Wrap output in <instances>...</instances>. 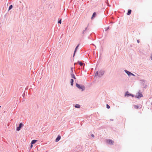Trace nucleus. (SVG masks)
Listing matches in <instances>:
<instances>
[{
  "label": "nucleus",
  "mask_w": 152,
  "mask_h": 152,
  "mask_svg": "<svg viewBox=\"0 0 152 152\" xmlns=\"http://www.w3.org/2000/svg\"><path fill=\"white\" fill-rule=\"evenodd\" d=\"M76 87L79 90H80L82 91H83L85 90V87L83 85H80L78 83H76Z\"/></svg>",
  "instance_id": "obj_1"
},
{
  "label": "nucleus",
  "mask_w": 152,
  "mask_h": 152,
  "mask_svg": "<svg viewBox=\"0 0 152 152\" xmlns=\"http://www.w3.org/2000/svg\"><path fill=\"white\" fill-rule=\"evenodd\" d=\"M23 124L22 123H20L19 124V126L17 127L16 128L17 131H19L20 129L23 127Z\"/></svg>",
  "instance_id": "obj_2"
},
{
  "label": "nucleus",
  "mask_w": 152,
  "mask_h": 152,
  "mask_svg": "<svg viewBox=\"0 0 152 152\" xmlns=\"http://www.w3.org/2000/svg\"><path fill=\"white\" fill-rule=\"evenodd\" d=\"M104 74V71L103 70H100L99 72L98 77H101Z\"/></svg>",
  "instance_id": "obj_3"
},
{
  "label": "nucleus",
  "mask_w": 152,
  "mask_h": 152,
  "mask_svg": "<svg viewBox=\"0 0 152 152\" xmlns=\"http://www.w3.org/2000/svg\"><path fill=\"white\" fill-rule=\"evenodd\" d=\"M143 96V95L141 93H138L135 96V97L136 98L140 99Z\"/></svg>",
  "instance_id": "obj_4"
},
{
  "label": "nucleus",
  "mask_w": 152,
  "mask_h": 152,
  "mask_svg": "<svg viewBox=\"0 0 152 152\" xmlns=\"http://www.w3.org/2000/svg\"><path fill=\"white\" fill-rule=\"evenodd\" d=\"M125 96L129 97V96H131L132 97H134V95L133 94H130L129 93L128 91H127L125 94Z\"/></svg>",
  "instance_id": "obj_5"
},
{
  "label": "nucleus",
  "mask_w": 152,
  "mask_h": 152,
  "mask_svg": "<svg viewBox=\"0 0 152 152\" xmlns=\"http://www.w3.org/2000/svg\"><path fill=\"white\" fill-rule=\"evenodd\" d=\"M107 143L110 145H113L114 143V141L111 140H107Z\"/></svg>",
  "instance_id": "obj_6"
},
{
  "label": "nucleus",
  "mask_w": 152,
  "mask_h": 152,
  "mask_svg": "<svg viewBox=\"0 0 152 152\" xmlns=\"http://www.w3.org/2000/svg\"><path fill=\"white\" fill-rule=\"evenodd\" d=\"M124 72L126 73L129 76V77L131 76V74L132 72L128 71V70L126 69L124 70Z\"/></svg>",
  "instance_id": "obj_7"
},
{
  "label": "nucleus",
  "mask_w": 152,
  "mask_h": 152,
  "mask_svg": "<svg viewBox=\"0 0 152 152\" xmlns=\"http://www.w3.org/2000/svg\"><path fill=\"white\" fill-rule=\"evenodd\" d=\"M61 138V137L60 135H58V137H57V138H56V139L55 140V141L56 142H58L60 140Z\"/></svg>",
  "instance_id": "obj_8"
},
{
  "label": "nucleus",
  "mask_w": 152,
  "mask_h": 152,
  "mask_svg": "<svg viewBox=\"0 0 152 152\" xmlns=\"http://www.w3.org/2000/svg\"><path fill=\"white\" fill-rule=\"evenodd\" d=\"M77 62L81 66H82L85 65V64L84 63H82V62L80 61H78Z\"/></svg>",
  "instance_id": "obj_9"
},
{
  "label": "nucleus",
  "mask_w": 152,
  "mask_h": 152,
  "mask_svg": "<svg viewBox=\"0 0 152 152\" xmlns=\"http://www.w3.org/2000/svg\"><path fill=\"white\" fill-rule=\"evenodd\" d=\"M37 141V140H32L31 144H34Z\"/></svg>",
  "instance_id": "obj_10"
},
{
  "label": "nucleus",
  "mask_w": 152,
  "mask_h": 152,
  "mask_svg": "<svg viewBox=\"0 0 152 152\" xmlns=\"http://www.w3.org/2000/svg\"><path fill=\"white\" fill-rule=\"evenodd\" d=\"M96 12H94L92 16L91 17V19H93L95 17V15H96Z\"/></svg>",
  "instance_id": "obj_11"
},
{
  "label": "nucleus",
  "mask_w": 152,
  "mask_h": 152,
  "mask_svg": "<svg viewBox=\"0 0 152 152\" xmlns=\"http://www.w3.org/2000/svg\"><path fill=\"white\" fill-rule=\"evenodd\" d=\"M88 25L87 26V27H86V28H85V29H84V30L83 31V32H82V34H85V32L86 31H87V29H88Z\"/></svg>",
  "instance_id": "obj_12"
},
{
  "label": "nucleus",
  "mask_w": 152,
  "mask_h": 152,
  "mask_svg": "<svg viewBox=\"0 0 152 152\" xmlns=\"http://www.w3.org/2000/svg\"><path fill=\"white\" fill-rule=\"evenodd\" d=\"M132 12V10H128V12L127 13V15H130V14H131Z\"/></svg>",
  "instance_id": "obj_13"
},
{
  "label": "nucleus",
  "mask_w": 152,
  "mask_h": 152,
  "mask_svg": "<svg viewBox=\"0 0 152 152\" xmlns=\"http://www.w3.org/2000/svg\"><path fill=\"white\" fill-rule=\"evenodd\" d=\"M140 80L142 82L141 83L142 85L143 86H144L145 83V80Z\"/></svg>",
  "instance_id": "obj_14"
},
{
  "label": "nucleus",
  "mask_w": 152,
  "mask_h": 152,
  "mask_svg": "<svg viewBox=\"0 0 152 152\" xmlns=\"http://www.w3.org/2000/svg\"><path fill=\"white\" fill-rule=\"evenodd\" d=\"M71 76L72 78H73L75 79H76L74 73H71Z\"/></svg>",
  "instance_id": "obj_15"
},
{
  "label": "nucleus",
  "mask_w": 152,
  "mask_h": 152,
  "mask_svg": "<svg viewBox=\"0 0 152 152\" xmlns=\"http://www.w3.org/2000/svg\"><path fill=\"white\" fill-rule=\"evenodd\" d=\"M80 105L79 104H77L75 105V107L76 108H80Z\"/></svg>",
  "instance_id": "obj_16"
},
{
  "label": "nucleus",
  "mask_w": 152,
  "mask_h": 152,
  "mask_svg": "<svg viewBox=\"0 0 152 152\" xmlns=\"http://www.w3.org/2000/svg\"><path fill=\"white\" fill-rule=\"evenodd\" d=\"M74 80L73 79H71L70 80V83L72 86L73 85Z\"/></svg>",
  "instance_id": "obj_17"
},
{
  "label": "nucleus",
  "mask_w": 152,
  "mask_h": 152,
  "mask_svg": "<svg viewBox=\"0 0 152 152\" xmlns=\"http://www.w3.org/2000/svg\"><path fill=\"white\" fill-rule=\"evenodd\" d=\"M13 7V6L12 5H10L9 7L8 10H10Z\"/></svg>",
  "instance_id": "obj_18"
},
{
  "label": "nucleus",
  "mask_w": 152,
  "mask_h": 152,
  "mask_svg": "<svg viewBox=\"0 0 152 152\" xmlns=\"http://www.w3.org/2000/svg\"><path fill=\"white\" fill-rule=\"evenodd\" d=\"M79 44L76 47L75 49V53H76V51H77V49L78 48V47H79Z\"/></svg>",
  "instance_id": "obj_19"
},
{
  "label": "nucleus",
  "mask_w": 152,
  "mask_h": 152,
  "mask_svg": "<svg viewBox=\"0 0 152 152\" xmlns=\"http://www.w3.org/2000/svg\"><path fill=\"white\" fill-rule=\"evenodd\" d=\"M109 28V26H108L107 27H106V28H104V29H105V31H107V30H108Z\"/></svg>",
  "instance_id": "obj_20"
},
{
  "label": "nucleus",
  "mask_w": 152,
  "mask_h": 152,
  "mask_svg": "<svg viewBox=\"0 0 152 152\" xmlns=\"http://www.w3.org/2000/svg\"><path fill=\"white\" fill-rule=\"evenodd\" d=\"M71 73H73V67H71Z\"/></svg>",
  "instance_id": "obj_21"
},
{
  "label": "nucleus",
  "mask_w": 152,
  "mask_h": 152,
  "mask_svg": "<svg viewBox=\"0 0 152 152\" xmlns=\"http://www.w3.org/2000/svg\"><path fill=\"white\" fill-rule=\"evenodd\" d=\"M106 107L107 109H109L110 108V106L108 104H106Z\"/></svg>",
  "instance_id": "obj_22"
},
{
  "label": "nucleus",
  "mask_w": 152,
  "mask_h": 152,
  "mask_svg": "<svg viewBox=\"0 0 152 152\" xmlns=\"http://www.w3.org/2000/svg\"><path fill=\"white\" fill-rule=\"evenodd\" d=\"M98 75H99V72H98V71H97L95 74V76H98Z\"/></svg>",
  "instance_id": "obj_23"
},
{
  "label": "nucleus",
  "mask_w": 152,
  "mask_h": 152,
  "mask_svg": "<svg viewBox=\"0 0 152 152\" xmlns=\"http://www.w3.org/2000/svg\"><path fill=\"white\" fill-rule=\"evenodd\" d=\"M58 23L61 24V19L59 20L58 22Z\"/></svg>",
  "instance_id": "obj_24"
},
{
  "label": "nucleus",
  "mask_w": 152,
  "mask_h": 152,
  "mask_svg": "<svg viewBox=\"0 0 152 152\" xmlns=\"http://www.w3.org/2000/svg\"><path fill=\"white\" fill-rule=\"evenodd\" d=\"M134 107L136 109H138L139 107V106L137 105H135Z\"/></svg>",
  "instance_id": "obj_25"
},
{
  "label": "nucleus",
  "mask_w": 152,
  "mask_h": 152,
  "mask_svg": "<svg viewBox=\"0 0 152 152\" xmlns=\"http://www.w3.org/2000/svg\"><path fill=\"white\" fill-rule=\"evenodd\" d=\"M131 75L133 76H135L134 74L132 73H131Z\"/></svg>",
  "instance_id": "obj_26"
},
{
  "label": "nucleus",
  "mask_w": 152,
  "mask_h": 152,
  "mask_svg": "<svg viewBox=\"0 0 152 152\" xmlns=\"http://www.w3.org/2000/svg\"><path fill=\"white\" fill-rule=\"evenodd\" d=\"M91 136L93 137H94V135L93 134H91Z\"/></svg>",
  "instance_id": "obj_27"
},
{
  "label": "nucleus",
  "mask_w": 152,
  "mask_h": 152,
  "mask_svg": "<svg viewBox=\"0 0 152 152\" xmlns=\"http://www.w3.org/2000/svg\"><path fill=\"white\" fill-rule=\"evenodd\" d=\"M75 51H74V53L73 55V57H74L75 55Z\"/></svg>",
  "instance_id": "obj_28"
},
{
  "label": "nucleus",
  "mask_w": 152,
  "mask_h": 152,
  "mask_svg": "<svg viewBox=\"0 0 152 152\" xmlns=\"http://www.w3.org/2000/svg\"><path fill=\"white\" fill-rule=\"evenodd\" d=\"M88 39H91V38L90 37H88Z\"/></svg>",
  "instance_id": "obj_29"
},
{
  "label": "nucleus",
  "mask_w": 152,
  "mask_h": 152,
  "mask_svg": "<svg viewBox=\"0 0 152 152\" xmlns=\"http://www.w3.org/2000/svg\"><path fill=\"white\" fill-rule=\"evenodd\" d=\"M33 147V144H31V145L30 146L31 148H32Z\"/></svg>",
  "instance_id": "obj_30"
},
{
  "label": "nucleus",
  "mask_w": 152,
  "mask_h": 152,
  "mask_svg": "<svg viewBox=\"0 0 152 152\" xmlns=\"http://www.w3.org/2000/svg\"><path fill=\"white\" fill-rule=\"evenodd\" d=\"M147 85H146L145 86L144 88H147Z\"/></svg>",
  "instance_id": "obj_31"
},
{
  "label": "nucleus",
  "mask_w": 152,
  "mask_h": 152,
  "mask_svg": "<svg viewBox=\"0 0 152 152\" xmlns=\"http://www.w3.org/2000/svg\"><path fill=\"white\" fill-rule=\"evenodd\" d=\"M137 42L138 43H139V42H140V41H139V40H137Z\"/></svg>",
  "instance_id": "obj_32"
},
{
  "label": "nucleus",
  "mask_w": 152,
  "mask_h": 152,
  "mask_svg": "<svg viewBox=\"0 0 152 152\" xmlns=\"http://www.w3.org/2000/svg\"><path fill=\"white\" fill-rule=\"evenodd\" d=\"M151 60H152V55L151 56Z\"/></svg>",
  "instance_id": "obj_33"
},
{
  "label": "nucleus",
  "mask_w": 152,
  "mask_h": 152,
  "mask_svg": "<svg viewBox=\"0 0 152 152\" xmlns=\"http://www.w3.org/2000/svg\"><path fill=\"white\" fill-rule=\"evenodd\" d=\"M92 44V45H94V46H95V47H96V46L95 45H94V44Z\"/></svg>",
  "instance_id": "obj_34"
},
{
  "label": "nucleus",
  "mask_w": 152,
  "mask_h": 152,
  "mask_svg": "<svg viewBox=\"0 0 152 152\" xmlns=\"http://www.w3.org/2000/svg\"><path fill=\"white\" fill-rule=\"evenodd\" d=\"M76 64V63H74V65H75V64Z\"/></svg>",
  "instance_id": "obj_35"
},
{
  "label": "nucleus",
  "mask_w": 152,
  "mask_h": 152,
  "mask_svg": "<svg viewBox=\"0 0 152 152\" xmlns=\"http://www.w3.org/2000/svg\"><path fill=\"white\" fill-rule=\"evenodd\" d=\"M1 107V106H0V108Z\"/></svg>",
  "instance_id": "obj_36"
}]
</instances>
